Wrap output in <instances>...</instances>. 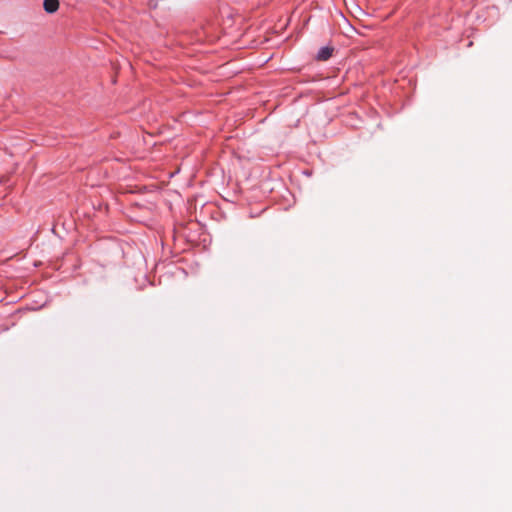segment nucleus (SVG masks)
<instances>
[{
	"label": "nucleus",
	"instance_id": "f257e3e1",
	"mask_svg": "<svg viewBox=\"0 0 512 512\" xmlns=\"http://www.w3.org/2000/svg\"><path fill=\"white\" fill-rule=\"evenodd\" d=\"M242 24H243V18L239 16L234 23L235 28L232 29L230 32L226 31V37L227 36L230 37L229 44L231 46V49H233V50H237L240 48L238 43H239L240 38L244 35V31H245V29L242 27Z\"/></svg>",
	"mask_w": 512,
	"mask_h": 512
},
{
	"label": "nucleus",
	"instance_id": "f03ea898",
	"mask_svg": "<svg viewBox=\"0 0 512 512\" xmlns=\"http://www.w3.org/2000/svg\"><path fill=\"white\" fill-rule=\"evenodd\" d=\"M43 7L47 13H54L59 8V1L58 0H44Z\"/></svg>",
	"mask_w": 512,
	"mask_h": 512
},
{
	"label": "nucleus",
	"instance_id": "7ed1b4c3",
	"mask_svg": "<svg viewBox=\"0 0 512 512\" xmlns=\"http://www.w3.org/2000/svg\"><path fill=\"white\" fill-rule=\"evenodd\" d=\"M332 53H333L332 47H323L319 50L317 59L320 61H326L332 56Z\"/></svg>",
	"mask_w": 512,
	"mask_h": 512
}]
</instances>
